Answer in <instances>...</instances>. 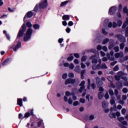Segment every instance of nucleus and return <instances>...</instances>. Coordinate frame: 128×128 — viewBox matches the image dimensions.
I'll return each instance as SVG.
<instances>
[{"instance_id": "1", "label": "nucleus", "mask_w": 128, "mask_h": 128, "mask_svg": "<svg viewBox=\"0 0 128 128\" xmlns=\"http://www.w3.org/2000/svg\"><path fill=\"white\" fill-rule=\"evenodd\" d=\"M26 25L30 28L27 30L26 34L24 36V42H28V40H30V38H32V29L30 28L32 26V23L28 22H26Z\"/></svg>"}, {"instance_id": "2", "label": "nucleus", "mask_w": 128, "mask_h": 128, "mask_svg": "<svg viewBox=\"0 0 128 128\" xmlns=\"http://www.w3.org/2000/svg\"><path fill=\"white\" fill-rule=\"evenodd\" d=\"M48 0H44L40 2L38 4H36L34 8V12H38V8L42 10H44L48 8Z\"/></svg>"}, {"instance_id": "3", "label": "nucleus", "mask_w": 128, "mask_h": 128, "mask_svg": "<svg viewBox=\"0 0 128 128\" xmlns=\"http://www.w3.org/2000/svg\"><path fill=\"white\" fill-rule=\"evenodd\" d=\"M80 84V80L78 78H76L75 79L72 78H68L66 79L65 82V84Z\"/></svg>"}, {"instance_id": "4", "label": "nucleus", "mask_w": 128, "mask_h": 128, "mask_svg": "<svg viewBox=\"0 0 128 128\" xmlns=\"http://www.w3.org/2000/svg\"><path fill=\"white\" fill-rule=\"evenodd\" d=\"M26 30V24H24L18 32L17 38H22V36H23Z\"/></svg>"}, {"instance_id": "5", "label": "nucleus", "mask_w": 128, "mask_h": 128, "mask_svg": "<svg viewBox=\"0 0 128 128\" xmlns=\"http://www.w3.org/2000/svg\"><path fill=\"white\" fill-rule=\"evenodd\" d=\"M116 37L118 38V40L120 42H126V37L120 34H118L116 35Z\"/></svg>"}, {"instance_id": "6", "label": "nucleus", "mask_w": 128, "mask_h": 128, "mask_svg": "<svg viewBox=\"0 0 128 128\" xmlns=\"http://www.w3.org/2000/svg\"><path fill=\"white\" fill-rule=\"evenodd\" d=\"M116 12V8L114 6H113L110 8L109 9V14L110 16H112Z\"/></svg>"}, {"instance_id": "7", "label": "nucleus", "mask_w": 128, "mask_h": 128, "mask_svg": "<svg viewBox=\"0 0 128 128\" xmlns=\"http://www.w3.org/2000/svg\"><path fill=\"white\" fill-rule=\"evenodd\" d=\"M90 60H92V64H98V58L96 56H92L90 58Z\"/></svg>"}, {"instance_id": "8", "label": "nucleus", "mask_w": 128, "mask_h": 128, "mask_svg": "<svg viewBox=\"0 0 128 128\" xmlns=\"http://www.w3.org/2000/svg\"><path fill=\"white\" fill-rule=\"evenodd\" d=\"M114 57L116 58H123L124 57V52H116L114 54Z\"/></svg>"}, {"instance_id": "9", "label": "nucleus", "mask_w": 128, "mask_h": 128, "mask_svg": "<svg viewBox=\"0 0 128 128\" xmlns=\"http://www.w3.org/2000/svg\"><path fill=\"white\" fill-rule=\"evenodd\" d=\"M33 15L34 13L32 11L28 12L24 17V20H26V18H32Z\"/></svg>"}, {"instance_id": "10", "label": "nucleus", "mask_w": 128, "mask_h": 128, "mask_svg": "<svg viewBox=\"0 0 128 128\" xmlns=\"http://www.w3.org/2000/svg\"><path fill=\"white\" fill-rule=\"evenodd\" d=\"M20 46H22V44L19 42H18L16 46L13 48V50H14V52L18 50Z\"/></svg>"}, {"instance_id": "11", "label": "nucleus", "mask_w": 128, "mask_h": 128, "mask_svg": "<svg viewBox=\"0 0 128 128\" xmlns=\"http://www.w3.org/2000/svg\"><path fill=\"white\" fill-rule=\"evenodd\" d=\"M34 110H30V112H26L24 114V118H28V116H32L34 114Z\"/></svg>"}, {"instance_id": "12", "label": "nucleus", "mask_w": 128, "mask_h": 128, "mask_svg": "<svg viewBox=\"0 0 128 128\" xmlns=\"http://www.w3.org/2000/svg\"><path fill=\"white\" fill-rule=\"evenodd\" d=\"M106 56L108 60H110L111 62H114V56H110V53L106 54Z\"/></svg>"}, {"instance_id": "13", "label": "nucleus", "mask_w": 128, "mask_h": 128, "mask_svg": "<svg viewBox=\"0 0 128 128\" xmlns=\"http://www.w3.org/2000/svg\"><path fill=\"white\" fill-rule=\"evenodd\" d=\"M102 107L103 108H106L108 106V102H106V101H103L102 102Z\"/></svg>"}, {"instance_id": "14", "label": "nucleus", "mask_w": 128, "mask_h": 128, "mask_svg": "<svg viewBox=\"0 0 128 128\" xmlns=\"http://www.w3.org/2000/svg\"><path fill=\"white\" fill-rule=\"evenodd\" d=\"M112 109L111 108L110 112V116L111 118H116V113L112 112Z\"/></svg>"}, {"instance_id": "15", "label": "nucleus", "mask_w": 128, "mask_h": 128, "mask_svg": "<svg viewBox=\"0 0 128 128\" xmlns=\"http://www.w3.org/2000/svg\"><path fill=\"white\" fill-rule=\"evenodd\" d=\"M17 104L20 106H22V99L19 98L18 100Z\"/></svg>"}, {"instance_id": "16", "label": "nucleus", "mask_w": 128, "mask_h": 128, "mask_svg": "<svg viewBox=\"0 0 128 128\" xmlns=\"http://www.w3.org/2000/svg\"><path fill=\"white\" fill-rule=\"evenodd\" d=\"M62 18L64 20H70V16L64 15L62 16Z\"/></svg>"}, {"instance_id": "17", "label": "nucleus", "mask_w": 128, "mask_h": 128, "mask_svg": "<svg viewBox=\"0 0 128 128\" xmlns=\"http://www.w3.org/2000/svg\"><path fill=\"white\" fill-rule=\"evenodd\" d=\"M104 98V92H99L98 94V98L99 100H102Z\"/></svg>"}, {"instance_id": "18", "label": "nucleus", "mask_w": 128, "mask_h": 128, "mask_svg": "<svg viewBox=\"0 0 128 128\" xmlns=\"http://www.w3.org/2000/svg\"><path fill=\"white\" fill-rule=\"evenodd\" d=\"M128 26V20H126V21H125L122 26V28H126V26Z\"/></svg>"}, {"instance_id": "19", "label": "nucleus", "mask_w": 128, "mask_h": 128, "mask_svg": "<svg viewBox=\"0 0 128 128\" xmlns=\"http://www.w3.org/2000/svg\"><path fill=\"white\" fill-rule=\"evenodd\" d=\"M85 73H86V70H82L80 72L81 78L82 80H84V74Z\"/></svg>"}, {"instance_id": "20", "label": "nucleus", "mask_w": 128, "mask_h": 128, "mask_svg": "<svg viewBox=\"0 0 128 128\" xmlns=\"http://www.w3.org/2000/svg\"><path fill=\"white\" fill-rule=\"evenodd\" d=\"M74 70L76 72H80V66H76V67L75 68Z\"/></svg>"}, {"instance_id": "21", "label": "nucleus", "mask_w": 128, "mask_h": 128, "mask_svg": "<svg viewBox=\"0 0 128 128\" xmlns=\"http://www.w3.org/2000/svg\"><path fill=\"white\" fill-rule=\"evenodd\" d=\"M65 94H66V96H72V94H74V92L70 93V92L68 91H66Z\"/></svg>"}, {"instance_id": "22", "label": "nucleus", "mask_w": 128, "mask_h": 128, "mask_svg": "<svg viewBox=\"0 0 128 128\" xmlns=\"http://www.w3.org/2000/svg\"><path fill=\"white\" fill-rule=\"evenodd\" d=\"M113 50H114L115 52H120V47L116 46L114 48Z\"/></svg>"}, {"instance_id": "23", "label": "nucleus", "mask_w": 128, "mask_h": 128, "mask_svg": "<svg viewBox=\"0 0 128 128\" xmlns=\"http://www.w3.org/2000/svg\"><path fill=\"white\" fill-rule=\"evenodd\" d=\"M8 62H10V60L6 59V60H5L4 62H2V66H6V64H8Z\"/></svg>"}, {"instance_id": "24", "label": "nucleus", "mask_w": 128, "mask_h": 128, "mask_svg": "<svg viewBox=\"0 0 128 128\" xmlns=\"http://www.w3.org/2000/svg\"><path fill=\"white\" fill-rule=\"evenodd\" d=\"M125 44L124 43H121L120 44V50H124V48L125 46Z\"/></svg>"}, {"instance_id": "25", "label": "nucleus", "mask_w": 128, "mask_h": 128, "mask_svg": "<svg viewBox=\"0 0 128 128\" xmlns=\"http://www.w3.org/2000/svg\"><path fill=\"white\" fill-rule=\"evenodd\" d=\"M33 28L34 30H38V28H40V25L38 24H34L33 25Z\"/></svg>"}, {"instance_id": "26", "label": "nucleus", "mask_w": 128, "mask_h": 128, "mask_svg": "<svg viewBox=\"0 0 128 128\" xmlns=\"http://www.w3.org/2000/svg\"><path fill=\"white\" fill-rule=\"evenodd\" d=\"M117 74L118 76H120V78H122V76H124V72L120 71L117 72Z\"/></svg>"}, {"instance_id": "27", "label": "nucleus", "mask_w": 128, "mask_h": 128, "mask_svg": "<svg viewBox=\"0 0 128 128\" xmlns=\"http://www.w3.org/2000/svg\"><path fill=\"white\" fill-rule=\"evenodd\" d=\"M68 1H65L64 2H62L60 4V6H64L66 4H68Z\"/></svg>"}, {"instance_id": "28", "label": "nucleus", "mask_w": 128, "mask_h": 128, "mask_svg": "<svg viewBox=\"0 0 128 128\" xmlns=\"http://www.w3.org/2000/svg\"><path fill=\"white\" fill-rule=\"evenodd\" d=\"M87 58H88V57H86V56H82L81 58V62H86Z\"/></svg>"}, {"instance_id": "29", "label": "nucleus", "mask_w": 128, "mask_h": 128, "mask_svg": "<svg viewBox=\"0 0 128 128\" xmlns=\"http://www.w3.org/2000/svg\"><path fill=\"white\" fill-rule=\"evenodd\" d=\"M122 22L121 20H118L117 22V26L120 27L122 26Z\"/></svg>"}, {"instance_id": "30", "label": "nucleus", "mask_w": 128, "mask_h": 128, "mask_svg": "<svg viewBox=\"0 0 128 128\" xmlns=\"http://www.w3.org/2000/svg\"><path fill=\"white\" fill-rule=\"evenodd\" d=\"M110 42V39L108 38H106L102 42L103 44H108Z\"/></svg>"}, {"instance_id": "31", "label": "nucleus", "mask_w": 128, "mask_h": 128, "mask_svg": "<svg viewBox=\"0 0 128 128\" xmlns=\"http://www.w3.org/2000/svg\"><path fill=\"white\" fill-rule=\"evenodd\" d=\"M96 84L98 86H102V82L100 80L96 81Z\"/></svg>"}, {"instance_id": "32", "label": "nucleus", "mask_w": 128, "mask_h": 128, "mask_svg": "<svg viewBox=\"0 0 128 128\" xmlns=\"http://www.w3.org/2000/svg\"><path fill=\"white\" fill-rule=\"evenodd\" d=\"M108 22H109L108 19H106L104 21V26H108Z\"/></svg>"}, {"instance_id": "33", "label": "nucleus", "mask_w": 128, "mask_h": 128, "mask_svg": "<svg viewBox=\"0 0 128 128\" xmlns=\"http://www.w3.org/2000/svg\"><path fill=\"white\" fill-rule=\"evenodd\" d=\"M108 22H109L108 19H106L104 21V26H108Z\"/></svg>"}, {"instance_id": "34", "label": "nucleus", "mask_w": 128, "mask_h": 128, "mask_svg": "<svg viewBox=\"0 0 128 128\" xmlns=\"http://www.w3.org/2000/svg\"><path fill=\"white\" fill-rule=\"evenodd\" d=\"M101 68L106 69L108 68V66H106V64L104 63H103L101 66Z\"/></svg>"}, {"instance_id": "35", "label": "nucleus", "mask_w": 128, "mask_h": 128, "mask_svg": "<svg viewBox=\"0 0 128 128\" xmlns=\"http://www.w3.org/2000/svg\"><path fill=\"white\" fill-rule=\"evenodd\" d=\"M116 103V101L114 100V98H112L110 100V104H114Z\"/></svg>"}, {"instance_id": "36", "label": "nucleus", "mask_w": 128, "mask_h": 128, "mask_svg": "<svg viewBox=\"0 0 128 128\" xmlns=\"http://www.w3.org/2000/svg\"><path fill=\"white\" fill-rule=\"evenodd\" d=\"M125 36L128 38V26L126 28L125 30Z\"/></svg>"}, {"instance_id": "37", "label": "nucleus", "mask_w": 128, "mask_h": 128, "mask_svg": "<svg viewBox=\"0 0 128 128\" xmlns=\"http://www.w3.org/2000/svg\"><path fill=\"white\" fill-rule=\"evenodd\" d=\"M122 92H124V94H128V88H122Z\"/></svg>"}, {"instance_id": "38", "label": "nucleus", "mask_w": 128, "mask_h": 128, "mask_svg": "<svg viewBox=\"0 0 128 128\" xmlns=\"http://www.w3.org/2000/svg\"><path fill=\"white\" fill-rule=\"evenodd\" d=\"M86 84V82L84 80L82 81V82L79 84V86H84V84Z\"/></svg>"}, {"instance_id": "39", "label": "nucleus", "mask_w": 128, "mask_h": 128, "mask_svg": "<svg viewBox=\"0 0 128 128\" xmlns=\"http://www.w3.org/2000/svg\"><path fill=\"white\" fill-rule=\"evenodd\" d=\"M94 115H90L89 116V120H94Z\"/></svg>"}, {"instance_id": "40", "label": "nucleus", "mask_w": 128, "mask_h": 128, "mask_svg": "<svg viewBox=\"0 0 128 128\" xmlns=\"http://www.w3.org/2000/svg\"><path fill=\"white\" fill-rule=\"evenodd\" d=\"M120 69V68H118V66H116L114 68H113V70H114V72H117V70H118Z\"/></svg>"}, {"instance_id": "41", "label": "nucleus", "mask_w": 128, "mask_h": 128, "mask_svg": "<svg viewBox=\"0 0 128 128\" xmlns=\"http://www.w3.org/2000/svg\"><path fill=\"white\" fill-rule=\"evenodd\" d=\"M114 78L116 80H120V76H118V75L115 76Z\"/></svg>"}, {"instance_id": "42", "label": "nucleus", "mask_w": 128, "mask_h": 128, "mask_svg": "<svg viewBox=\"0 0 128 128\" xmlns=\"http://www.w3.org/2000/svg\"><path fill=\"white\" fill-rule=\"evenodd\" d=\"M69 68L70 70H74V64H70L69 65Z\"/></svg>"}, {"instance_id": "43", "label": "nucleus", "mask_w": 128, "mask_h": 128, "mask_svg": "<svg viewBox=\"0 0 128 128\" xmlns=\"http://www.w3.org/2000/svg\"><path fill=\"white\" fill-rule=\"evenodd\" d=\"M126 109L124 108H122V114L124 115V114H126Z\"/></svg>"}, {"instance_id": "44", "label": "nucleus", "mask_w": 128, "mask_h": 128, "mask_svg": "<svg viewBox=\"0 0 128 128\" xmlns=\"http://www.w3.org/2000/svg\"><path fill=\"white\" fill-rule=\"evenodd\" d=\"M123 12L125 14H126V12H128V7H126V6L124 7V8H123Z\"/></svg>"}, {"instance_id": "45", "label": "nucleus", "mask_w": 128, "mask_h": 128, "mask_svg": "<svg viewBox=\"0 0 128 128\" xmlns=\"http://www.w3.org/2000/svg\"><path fill=\"white\" fill-rule=\"evenodd\" d=\"M112 26L114 28H117L118 26V24H116V22H113Z\"/></svg>"}, {"instance_id": "46", "label": "nucleus", "mask_w": 128, "mask_h": 128, "mask_svg": "<svg viewBox=\"0 0 128 128\" xmlns=\"http://www.w3.org/2000/svg\"><path fill=\"white\" fill-rule=\"evenodd\" d=\"M85 88L84 86H80V88L78 90L79 92H82V90H84Z\"/></svg>"}, {"instance_id": "47", "label": "nucleus", "mask_w": 128, "mask_h": 128, "mask_svg": "<svg viewBox=\"0 0 128 128\" xmlns=\"http://www.w3.org/2000/svg\"><path fill=\"white\" fill-rule=\"evenodd\" d=\"M68 104H72V98H68Z\"/></svg>"}, {"instance_id": "48", "label": "nucleus", "mask_w": 128, "mask_h": 128, "mask_svg": "<svg viewBox=\"0 0 128 128\" xmlns=\"http://www.w3.org/2000/svg\"><path fill=\"white\" fill-rule=\"evenodd\" d=\"M114 44H110L108 47V48L109 50H112V48H114Z\"/></svg>"}, {"instance_id": "49", "label": "nucleus", "mask_w": 128, "mask_h": 128, "mask_svg": "<svg viewBox=\"0 0 128 128\" xmlns=\"http://www.w3.org/2000/svg\"><path fill=\"white\" fill-rule=\"evenodd\" d=\"M74 60V56H70L68 58L67 60L68 62H70V60Z\"/></svg>"}, {"instance_id": "50", "label": "nucleus", "mask_w": 128, "mask_h": 128, "mask_svg": "<svg viewBox=\"0 0 128 128\" xmlns=\"http://www.w3.org/2000/svg\"><path fill=\"white\" fill-rule=\"evenodd\" d=\"M108 92H109V94H110V96H114V90H108Z\"/></svg>"}, {"instance_id": "51", "label": "nucleus", "mask_w": 128, "mask_h": 128, "mask_svg": "<svg viewBox=\"0 0 128 128\" xmlns=\"http://www.w3.org/2000/svg\"><path fill=\"white\" fill-rule=\"evenodd\" d=\"M68 76L69 78H74V73H72V72L69 73Z\"/></svg>"}, {"instance_id": "52", "label": "nucleus", "mask_w": 128, "mask_h": 128, "mask_svg": "<svg viewBox=\"0 0 128 128\" xmlns=\"http://www.w3.org/2000/svg\"><path fill=\"white\" fill-rule=\"evenodd\" d=\"M66 78H68V74H64L62 75V78L63 80H66Z\"/></svg>"}, {"instance_id": "53", "label": "nucleus", "mask_w": 128, "mask_h": 128, "mask_svg": "<svg viewBox=\"0 0 128 128\" xmlns=\"http://www.w3.org/2000/svg\"><path fill=\"white\" fill-rule=\"evenodd\" d=\"M118 120L119 122H122V120H124V118L121 116L118 118Z\"/></svg>"}, {"instance_id": "54", "label": "nucleus", "mask_w": 128, "mask_h": 128, "mask_svg": "<svg viewBox=\"0 0 128 128\" xmlns=\"http://www.w3.org/2000/svg\"><path fill=\"white\" fill-rule=\"evenodd\" d=\"M107 78L109 82H112V76H108Z\"/></svg>"}, {"instance_id": "55", "label": "nucleus", "mask_w": 128, "mask_h": 128, "mask_svg": "<svg viewBox=\"0 0 128 128\" xmlns=\"http://www.w3.org/2000/svg\"><path fill=\"white\" fill-rule=\"evenodd\" d=\"M80 102H82V104H84L86 102V100L84 98H80Z\"/></svg>"}, {"instance_id": "56", "label": "nucleus", "mask_w": 128, "mask_h": 128, "mask_svg": "<svg viewBox=\"0 0 128 128\" xmlns=\"http://www.w3.org/2000/svg\"><path fill=\"white\" fill-rule=\"evenodd\" d=\"M102 34H104L105 36H106V34H108V32H106V30H104V28L102 29Z\"/></svg>"}, {"instance_id": "57", "label": "nucleus", "mask_w": 128, "mask_h": 128, "mask_svg": "<svg viewBox=\"0 0 128 128\" xmlns=\"http://www.w3.org/2000/svg\"><path fill=\"white\" fill-rule=\"evenodd\" d=\"M102 50L104 51V52H108V48L106 46H104L102 48Z\"/></svg>"}, {"instance_id": "58", "label": "nucleus", "mask_w": 128, "mask_h": 128, "mask_svg": "<svg viewBox=\"0 0 128 128\" xmlns=\"http://www.w3.org/2000/svg\"><path fill=\"white\" fill-rule=\"evenodd\" d=\"M80 66L82 68H86V64H84V63L82 62L80 64Z\"/></svg>"}, {"instance_id": "59", "label": "nucleus", "mask_w": 128, "mask_h": 128, "mask_svg": "<svg viewBox=\"0 0 128 128\" xmlns=\"http://www.w3.org/2000/svg\"><path fill=\"white\" fill-rule=\"evenodd\" d=\"M102 68V66L100 64H98L96 66V70H100Z\"/></svg>"}, {"instance_id": "60", "label": "nucleus", "mask_w": 128, "mask_h": 128, "mask_svg": "<svg viewBox=\"0 0 128 128\" xmlns=\"http://www.w3.org/2000/svg\"><path fill=\"white\" fill-rule=\"evenodd\" d=\"M128 60V56H126L124 58V60H121V62H124V60Z\"/></svg>"}, {"instance_id": "61", "label": "nucleus", "mask_w": 128, "mask_h": 128, "mask_svg": "<svg viewBox=\"0 0 128 128\" xmlns=\"http://www.w3.org/2000/svg\"><path fill=\"white\" fill-rule=\"evenodd\" d=\"M104 97H105V98H106V100H108V98H109L110 96L108 95V93H106L105 94Z\"/></svg>"}, {"instance_id": "62", "label": "nucleus", "mask_w": 128, "mask_h": 128, "mask_svg": "<svg viewBox=\"0 0 128 128\" xmlns=\"http://www.w3.org/2000/svg\"><path fill=\"white\" fill-rule=\"evenodd\" d=\"M122 100H126V95H123L122 96Z\"/></svg>"}, {"instance_id": "63", "label": "nucleus", "mask_w": 128, "mask_h": 128, "mask_svg": "<svg viewBox=\"0 0 128 128\" xmlns=\"http://www.w3.org/2000/svg\"><path fill=\"white\" fill-rule=\"evenodd\" d=\"M122 124H124V126H128V122H126V120H124V121L122 122Z\"/></svg>"}, {"instance_id": "64", "label": "nucleus", "mask_w": 128, "mask_h": 128, "mask_svg": "<svg viewBox=\"0 0 128 128\" xmlns=\"http://www.w3.org/2000/svg\"><path fill=\"white\" fill-rule=\"evenodd\" d=\"M108 28H112V22H110L108 24Z\"/></svg>"}]
</instances>
